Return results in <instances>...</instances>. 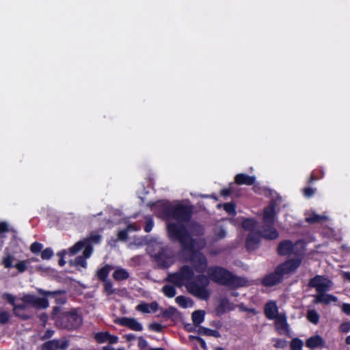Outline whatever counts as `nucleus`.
<instances>
[{
	"instance_id": "1",
	"label": "nucleus",
	"mask_w": 350,
	"mask_h": 350,
	"mask_svg": "<svg viewBox=\"0 0 350 350\" xmlns=\"http://www.w3.org/2000/svg\"><path fill=\"white\" fill-rule=\"evenodd\" d=\"M161 205L163 208V212L160 213L161 217L168 219L172 217L177 221V224L169 221L167 232L171 239L180 242L181 258L185 260H189L196 272H204L207 267L206 259L198 252V250L206 245L204 239L200 237L203 232L202 226H193L189 230L190 234H187L188 230L183 226V221L189 218L190 210L180 204L172 206L168 203L162 202Z\"/></svg>"
},
{
	"instance_id": "2",
	"label": "nucleus",
	"mask_w": 350,
	"mask_h": 350,
	"mask_svg": "<svg viewBox=\"0 0 350 350\" xmlns=\"http://www.w3.org/2000/svg\"><path fill=\"white\" fill-rule=\"evenodd\" d=\"M193 276V269L184 265L178 272L169 274L167 279L178 286L185 285L188 292L193 296L202 300H207L211 295L208 278L202 275L191 280Z\"/></svg>"
},
{
	"instance_id": "3",
	"label": "nucleus",
	"mask_w": 350,
	"mask_h": 350,
	"mask_svg": "<svg viewBox=\"0 0 350 350\" xmlns=\"http://www.w3.org/2000/svg\"><path fill=\"white\" fill-rule=\"evenodd\" d=\"M2 299L12 305L14 314L18 317H23L21 312L28 307L44 309L49 306L46 298L38 297L33 295H25L21 298H17L11 294L4 293L2 295Z\"/></svg>"
},
{
	"instance_id": "4",
	"label": "nucleus",
	"mask_w": 350,
	"mask_h": 350,
	"mask_svg": "<svg viewBox=\"0 0 350 350\" xmlns=\"http://www.w3.org/2000/svg\"><path fill=\"white\" fill-rule=\"evenodd\" d=\"M207 273L209 278L212 280L226 285L230 288L243 286L247 282L245 279L236 277L221 267L209 268L207 271Z\"/></svg>"
},
{
	"instance_id": "5",
	"label": "nucleus",
	"mask_w": 350,
	"mask_h": 350,
	"mask_svg": "<svg viewBox=\"0 0 350 350\" xmlns=\"http://www.w3.org/2000/svg\"><path fill=\"white\" fill-rule=\"evenodd\" d=\"M300 259H291L278 266L275 271L262 280L265 286H273L280 282L284 275L293 273L300 265Z\"/></svg>"
},
{
	"instance_id": "6",
	"label": "nucleus",
	"mask_w": 350,
	"mask_h": 350,
	"mask_svg": "<svg viewBox=\"0 0 350 350\" xmlns=\"http://www.w3.org/2000/svg\"><path fill=\"white\" fill-rule=\"evenodd\" d=\"M275 218V208L273 204L269 205L264 210L263 224L264 228L261 236L267 239H275L278 237V232L272 226Z\"/></svg>"
},
{
	"instance_id": "7",
	"label": "nucleus",
	"mask_w": 350,
	"mask_h": 350,
	"mask_svg": "<svg viewBox=\"0 0 350 350\" xmlns=\"http://www.w3.org/2000/svg\"><path fill=\"white\" fill-rule=\"evenodd\" d=\"M256 226L257 222L252 219H247L243 222V227L245 230L250 231L246 242L247 247L250 250H254L257 247L260 240V234L255 232Z\"/></svg>"
},
{
	"instance_id": "8",
	"label": "nucleus",
	"mask_w": 350,
	"mask_h": 350,
	"mask_svg": "<svg viewBox=\"0 0 350 350\" xmlns=\"http://www.w3.org/2000/svg\"><path fill=\"white\" fill-rule=\"evenodd\" d=\"M304 250V243L302 241L293 243L291 241L285 240L282 241L278 247V252L280 255H299Z\"/></svg>"
},
{
	"instance_id": "9",
	"label": "nucleus",
	"mask_w": 350,
	"mask_h": 350,
	"mask_svg": "<svg viewBox=\"0 0 350 350\" xmlns=\"http://www.w3.org/2000/svg\"><path fill=\"white\" fill-rule=\"evenodd\" d=\"M82 322L80 315L75 311L64 313L61 320L58 322L62 327L68 329H74L79 327Z\"/></svg>"
},
{
	"instance_id": "10",
	"label": "nucleus",
	"mask_w": 350,
	"mask_h": 350,
	"mask_svg": "<svg viewBox=\"0 0 350 350\" xmlns=\"http://www.w3.org/2000/svg\"><path fill=\"white\" fill-rule=\"evenodd\" d=\"M310 286L316 288L319 293L329 291L332 286V282L327 278L321 275H317L310 282Z\"/></svg>"
},
{
	"instance_id": "11",
	"label": "nucleus",
	"mask_w": 350,
	"mask_h": 350,
	"mask_svg": "<svg viewBox=\"0 0 350 350\" xmlns=\"http://www.w3.org/2000/svg\"><path fill=\"white\" fill-rule=\"evenodd\" d=\"M82 249H83V256H85L86 258H88L92 253V248L90 246L89 241L82 240L78 241L69 249L68 252L70 254L74 255Z\"/></svg>"
},
{
	"instance_id": "12",
	"label": "nucleus",
	"mask_w": 350,
	"mask_h": 350,
	"mask_svg": "<svg viewBox=\"0 0 350 350\" xmlns=\"http://www.w3.org/2000/svg\"><path fill=\"white\" fill-rule=\"evenodd\" d=\"M275 321V327L276 330L280 334L288 335L289 327L286 321V316L285 314L281 313L280 316L273 319Z\"/></svg>"
},
{
	"instance_id": "13",
	"label": "nucleus",
	"mask_w": 350,
	"mask_h": 350,
	"mask_svg": "<svg viewBox=\"0 0 350 350\" xmlns=\"http://www.w3.org/2000/svg\"><path fill=\"white\" fill-rule=\"evenodd\" d=\"M121 325L126 326L135 331H142V325L136 319L132 318H121L116 321Z\"/></svg>"
},
{
	"instance_id": "14",
	"label": "nucleus",
	"mask_w": 350,
	"mask_h": 350,
	"mask_svg": "<svg viewBox=\"0 0 350 350\" xmlns=\"http://www.w3.org/2000/svg\"><path fill=\"white\" fill-rule=\"evenodd\" d=\"M95 340L99 343L108 342L109 344H116L118 342V338L111 335L109 332H98L94 336Z\"/></svg>"
},
{
	"instance_id": "15",
	"label": "nucleus",
	"mask_w": 350,
	"mask_h": 350,
	"mask_svg": "<svg viewBox=\"0 0 350 350\" xmlns=\"http://www.w3.org/2000/svg\"><path fill=\"white\" fill-rule=\"evenodd\" d=\"M314 302L315 304H328L331 302H335L338 300L337 297L329 294H325L324 292L319 293L314 295Z\"/></svg>"
},
{
	"instance_id": "16",
	"label": "nucleus",
	"mask_w": 350,
	"mask_h": 350,
	"mask_svg": "<svg viewBox=\"0 0 350 350\" xmlns=\"http://www.w3.org/2000/svg\"><path fill=\"white\" fill-rule=\"evenodd\" d=\"M265 312L269 319H274L281 314L278 312L276 304L274 301H269L265 305Z\"/></svg>"
},
{
	"instance_id": "17",
	"label": "nucleus",
	"mask_w": 350,
	"mask_h": 350,
	"mask_svg": "<svg viewBox=\"0 0 350 350\" xmlns=\"http://www.w3.org/2000/svg\"><path fill=\"white\" fill-rule=\"evenodd\" d=\"M158 307V304L154 301L150 304L142 303L136 306V310L143 313H151L155 312Z\"/></svg>"
},
{
	"instance_id": "18",
	"label": "nucleus",
	"mask_w": 350,
	"mask_h": 350,
	"mask_svg": "<svg viewBox=\"0 0 350 350\" xmlns=\"http://www.w3.org/2000/svg\"><path fill=\"white\" fill-rule=\"evenodd\" d=\"M255 177L250 176L245 174H237L235 177V181L239 185H251L255 182Z\"/></svg>"
},
{
	"instance_id": "19",
	"label": "nucleus",
	"mask_w": 350,
	"mask_h": 350,
	"mask_svg": "<svg viewBox=\"0 0 350 350\" xmlns=\"http://www.w3.org/2000/svg\"><path fill=\"white\" fill-rule=\"evenodd\" d=\"M324 345L323 339L319 335L310 337L306 341V346L310 349H314L318 347Z\"/></svg>"
},
{
	"instance_id": "20",
	"label": "nucleus",
	"mask_w": 350,
	"mask_h": 350,
	"mask_svg": "<svg viewBox=\"0 0 350 350\" xmlns=\"http://www.w3.org/2000/svg\"><path fill=\"white\" fill-rule=\"evenodd\" d=\"M129 277V272L122 268H118L113 273V278L116 280H126Z\"/></svg>"
},
{
	"instance_id": "21",
	"label": "nucleus",
	"mask_w": 350,
	"mask_h": 350,
	"mask_svg": "<svg viewBox=\"0 0 350 350\" xmlns=\"http://www.w3.org/2000/svg\"><path fill=\"white\" fill-rule=\"evenodd\" d=\"M176 302L182 308H187L193 306V301L184 296H178L175 299Z\"/></svg>"
},
{
	"instance_id": "22",
	"label": "nucleus",
	"mask_w": 350,
	"mask_h": 350,
	"mask_svg": "<svg viewBox=\"0 0 350 350\" xmlns=\"http://www.w3.org/2000/svg\"><path fill=\"white\" fill-rule=\"evenodd\" d=\"M205 312L204 310H197L192 314V320L194 324L199 325L204 320Z\"/></svg>"
},
{
	"instance_id": "23",
	"label": "nucleus",
	"mask_w": 350,
	"mask_h": 350,
	"mask_svg": "<svg viewBox=\"0 0 350 350\" xmlns=\"http://www.w3.org/2000/svg\"><path fill=\"white\" fill-rule=\"evenodd\" d=\"M110 271H111V267L109 265H106V266L100 268L99 270H98L97 273H96L97 277L100 280L105 281Z\"/></svg>"
},
{
	"instance_id": "24",
	"label": "nucleus",
	"mask_w": 350,
	"mask_h": 350,
	"mask_svg": "<svg viewBox=\"0 0 350 350\" xmlns=\"http://www.w3.org/2000/svg\"><path fill=\"white\" fill-rule=\"evenodd\" d=\"M139 228H140V227H139V226H136L134 224H131V225L128 226L126 230L120 231L118 233V239L120 240H125L126 239V234L128 232L137 230Z\"/></svg>"
},
{
	"instance_id": "25",
	"label": "nucleus",
	"mask_w": 350,
	"mask_h": 350,
	"mask_svg": "<svg viewBox=\"0 0 350 350\" xmlns=\"http://www.w3.org/2000/svg\"><path fill=\"white\" fill-rule=\"evenodd\" d=\"M308 320L314 323L317 324L319 320V315L314 310H308L307 312Z\"/></svg>"
},
{
	"instance_id": "26",
	"label": "nucleus",
	"mask_w": 350,
	"mask_h": 350,
	"mask_svg": "<svg viewBox=\"0 0 350 350\" xmlns=\"http://www.w3.org/2000/svg\"><path fill=\"white\" fill-rule=\"evenodd\" d=\"M163 292L165 296L168 297H173L176 295L175 288L170 285H165L163 287Z\"/></svg>"
},
{
	"instance_id": "27",
	"label": "nucleus",
	"mask_w": 350,
	"mask_h": 350,
	"mask_svg": "<svg viewBox=\"0 0 350 350\" xmlns=\"http://www.w3.org/2000/svg\"><path fill=\"white\" fill-rule=\"evenodd\" d=\"M10 314L3 309H0V324H5L10 320Z\"/></svg>"
},
{
	"instance_id": "28",
	"label": "nucleus",
	"mask_w": 350,
	"mask_h": 350,
	"mask_svg": "<svg viewBox=\"0 0 350 350\" xmlns=\"http://www.w3.org/2000/svg\"><path fill=\"white\" fill-rule=\"evenodd\" d=\"M303 347V342L298 339L295 338L291 341V350H301Z\"/></svg>"
},
{
	"instance_id": "29",
	"label": "nucleus",
	"mask_w": 350,
	"mask_h": 350,
	"mask_svg": "<svg viewBox=\"0 0 350 350\" xmlns=\"http://www.w3.org/2000/svg\"><path fill=\"white\" fill-rule=\"evenodd\" d=\"M85 258V256H79L75 259L73 263L77 267H82L85 269L87 267V262Z\"/></svg>"
},
{
	"instance_id": "30",
	"label": "nucleus",
	"mask_w": 350,
	"mask_h": 350,
	"mask_svg": "<svg viewBox=\"0 0 350 350\" xmlns=\"http://www.w3.org/2000/svg\"><path fill=\"white\" fill-rule=\"evenodd\" d=\"M57 340H53L46 342L44 344V348L45 350H57Z\"/></svg>"
},
{
	"instance_id": "31",
	"label": "nucleus",
	"mask_w": 350,
	"mask_h": 350,
	"mask_svg": "<svg viewBox=\"0 0 350 350\" xmlns=\"http://www.w3.org/2000/svg\"><path fill=\"white\" fill-rule=\"evenodd\" d=\"M14 259V257H12V256H10V255L4 257L3 259V266L5 268H10V267H14V265H13Z\"/></svg>"
},
{
	"instance_id": "32",
	"label": "nucleus",
	"mask_w": 350,
	"mask_h": 350,
	"mask_svg": "<svg viewBox=\"0 0 350 350\" xmlns=\"http://www.w3.org/2000/svg\"><path fill=\"white\" fill-rule=\"evenodd\" d=\"M29 263V260H22L16 263L14 267L17 269V270L22 273L25 271L27 269V265Z\"/></svg>"
},
{
	"instance_id": "33",
	"label": "nucleus",
	"mask_w": 350,
	"mask_h": 350,
	"mask_svg": "<svg viewBox=\"0 0 350 350\" xmlns=\"http://www.w3.org/2000/svg\"><path fill=\"white\" fill-rule=\"evenodd\" d=\"M53 252L50 248L44 250L41 253V257L43 260H49L52 257Z\"/></svg>"
},
{
	"instance_id": "34",
	"label": "nucleus",
	"mask_w": 350,
	"mask_h": 350,
	"mask_svg": "<svg viewBox=\"0 0 350 350\" xmlns=\"http://www.w3.org/2000/svg\"><path fill=\"white\" fill-rule=\"evenodd\" d=\"M323 219H324L323 216L318 215L316 214H313L306 218V220L311 223L321 221Z\"/></svg>"
},
{
	"instance_id": "35",
	"label": "nucleus",
	"mask_w": 350,
	"mask_h": 350,
	"mask_svg": "<svg viewBox=\"0 0 350 350\" xmlns=\"http://www.w3.org/2000/svg\"><path fill=\"white\" fill-rule=\"evenodd\" d=\"M100 240V236L98 235V234H92L90 235L88 238H87L86 239H84V241H90V246H92V245L93 243H96L98 242H99ZM92 248V247H91Z\"/></svg>"
},
{
	"instance_id": "36",
	"label": "nucleus",
	"mask_w": 350,
	"mask_h": 350,
	"mask_svg": "<svg viewBox=\"0 0 350 350\" xmlns=\"http://www.w3.org/2000/svg\"><path fill=\"white\" fill-rule=\"evenodd\" d=\"M43 246L41 243L38 242H34L31 245L30 250L32 253H38L42 249Z\"/></svg>"
},
{
	"instance_id": "37",
	"label": "nucleus",
	"mask_w": 350,
	"mask_h": 350,
	"mask_svg": "<svg viewBox=\"0 0 350 350\" xmlns=\"http://www.w3.org/2000/svg\"><path fill=\"white\" fill-rule=\"evenodd\" d=\"M104 288H105V292L108 295H111V294H112L114 292V290L113 288L112 283L110 281H109V280H105V281Z\"/></svg>"
},
{
	"instance_id": "38",
	"label": "nucleus",
	"mask_w": 350,
	"mask_h": 350,
	"mask_svg": "<svg viewBox=\"0 0 350 350\" xmlns=\"http://www.w3.org/2000/svg\"><path fill=\"white\" fill-rule=\"evenodd\" d=\"M224 208L229 214L235 213V207L234 205L232 203H226L224 204Z\"/></svg>"
},
{
	"instance_id": "39",
	"label": "nucleus",
	"mask_w": 350,
	"mask_h": 350,
	"mask_svg": "<svg viewBox=\"0 0 350 350\" xmlns=\"http://www.w3.org/2000/svg\"><path fill=\"white\" fill-rule=\"evenodd\" d=\"M57 342H58V345L57 347V349L63 350V349H66L68 346V342L65 340H57Z\"/></svg>"
},
{
	"instance_id": "40",
	"label": "nucleus",
	"mask_w": 350,
	"mask_h": 350,
	"mask_svg": "<svg viewBox=\"0 0 350 350\" xmlns=\"http://www.w3.org/2000/svg\"><path fill=\"white\" fill-rule=\"evenodd\" d=\"M40 294L42 295H44L46 297H51V296H54L55 295H57L59 293L58 291H43V290H38Z\"/></svg>"
},
{
	"instance_id": "41",
	"label": "nucleus",
	"mask_w": 350,
	"mask_h": 350,
	"mask_svg": "<svg viewBox=\"0 0 350 350\" xmlns=\"http://www.w3.org/2000/svg\"><path fill=\"white\" fill-rule=\"evenodd\" d=\"M204 334L208 336H213L215 337H218L219 336V334L217 331L209 329H204Z\"/></svg>"
},
{
	"instance_id": "42",
	"label": "nucleus",
	"mask_w": 350,
	"mask_h": 350,
	"mask_svg": "<svg viewBox=\"0 0 350 350\" xmlns=\"http://www.w3.org/2000/svg\"><path fill=\"white\" fill-rule=\"evenodd\" d=\"M340 329L342 332L347 333L350 330V323H344L341 324L340 327Z\"/></svg>"
},
{
	"instance_id": "43",
	"label": "nucleus",
	"mask_w": 350,
	"mask_h": 350,
	"mask_svg": "<svg viewBox=\"0 0 350 350\" xmlns=\"http://www.w3.org/2000/svg\"><path fill=\"white\" fill-rule=\"evenodd\" d=\"M153 221L151 219H148L146 220V226H145V230L146 232H150L152 228H153Z\"/></svg>"
},
{
	"instance_id": "44",
	"label": "nucleus",
	"mask_w": 350,
	"mask_h": 350,
	"mask_svg": "<svg viewBox=\"0 0 350 350\" xmlns=\"http://www.w3.org/2000/svg\"><path fill=\"white\" fill-rule=\"evenodd\" d=\"M68 253V252L66 250H62L61 252H59L57 255L59 256H60L61 258H63L66 254ZM66 262L63 260V258H61L59 261V264L60 266H64L65 265Z\"/></svg>"
},
{
	"instance_id": "45",
	"label": "nucleus",
	"mask_w": 350,
	"mask_h": 350,
	"mask_svg": "<svg viewBox=\"0 0 350 350\" xmlns=\"http://www.w3.org/2000/svg\"><path fill=\"white\" fill-rule=\"evenodd\" d=\"M148 345V342L143 338V337H139L138 338V346L140 347V348H145Z\"/></svg>"
},
{
	"instance_id": "46",
	"label": "nucleus",
	"mask_w": 350,
	"mask_h": 350,
	"mask_svg": "<svg viewBox=\"0 0 350 350\" xmlns=\"http://www.w3.org/2000/svg\"><path fill=\"white\" fill-rule=\"evenodd\" d=\"M9 230V226L5 222L0 223V234Z\"/></svg>"
},
{
	"instance_id": "47",
	"label": "nucleus",
	"mask_w": 350,
	"mask_h": 350,
	"mask_svg": "<svg viewBox=\"0 0 350 350\" xmlns=\"http://www.w3.org/2000/svg\"><path fill=\"white\" fill-rule=\"evenodd\" d=\"M150 328L155 332H161V325L158 323H154L150 325Z\"/></svg>"
},
{
	"instance_id": "48",
	"label": "nucleus",
	"mask_w": 350,
	"mask_h": 350,
	"mask_svg": "<svg viewBox=\"0 0 350 350\" xmlns=\"http://www.w3.org/2000/svg\"><path fill=\"white\" fill-rule=\"evenodd\" d=\"M342 310L347 314L350 315V304H343L342 306Z\"/></svg>"
},
{
	"instance_id": "49",
	"label": "nucleus",
	"mask_w": 350,
	"mask_h": 350,
	"mask_svg": "<svg viewBox=\"0 0 350 350\" xmlns=\"http://www.w3.org/2000/svg\"><path fill=\"white\" fill-rule=\"evenodd\" d=\"M314 193V191L311 188H306L304 190V194L307 197L312 196Z\"/></svg>"
},
{
	"instance_id": "50",
	"label": "nucleus",
	"mask_w": 350,
	"mask_h": 350,
	"mask_svg": "<svg viewBox=\"0 0 350 350\" xmlns=\"http://www.w3.org/2000/svg\"><path fill=\"white\" fill-rule=\"evenodd\" d=\"M226 235V232L223 229H220L218 234L217 235V239H221L224 237Z\"/></svg>"
},
{
	"instance_id": "51",
	"label": "nucleus",
	"mask_w": 350,
	"mask_h": 350,
	"mask_svg": "<svg viewBox=\"0 0 350 350\" xmlns=\"http://www.w3.org/2000/svg\"><path fill=\"white\" fill-rule=\"evenodd\" d=\"M198 340L199 341L201 347L203 348V349H206V342L204 340H202V338H198Z\"/></svg>"
},
{
	"instance_id": "52",
	"label": "nucleus",
	"mask_w": 350,
	"mask_h": 350,
	"mask_svg": "<svg viewBox=\"0 0 350 350\" xmlns=\"http://www.w3.org/2000/svg\"><path fill=\"white\" fill-rule=\"evenodd\" d=\"M342 276L345 279L350 280V272H343Z\"/></svg>"
},
{
	"instance_id": "53",
	"label": "nucleus",
	"mask_w": 350,
	"mask_h": 350,
	"mask_svg": "<svg viewBox=\"0 0 350 350\" xmlns=\"http://www.w3.org/2000/svg\"><path fill=\"white\" fill-rule=\"evenodd\" d=\"M226 302L227 303L228 301H225V300H223V301H221V306H222V307H224L225 310H230V309L232 308L231 307H230V306H224V304H225V303H226Z\"/></svg>"
},
{
	"instance_id": "54",
	"label": "nucleus",
	"mask_w": 350,
	"mask_h": 350,
	"mask_svg": "<svg viewBox=\"0 0 350 350\" xmlns=\"http://www.w3.org/2000/svg\"><path fill=\"white\" fill-rule=\"evenodd\" d=\"M222 196H228L230 194V191L228 189H224L221 191Z\"/></svg>"
},
{
	"instance_id": "55",
	"label": "nucleus",
	"mask_w": 350,
	"mask_h": 350,
	"mask_svg": "<svg viewBox=\"0 0 350 350\" xmlns=\"http://www.w3.org/2000/svg\"><path fill=\"white\" fill-rule=\"evenodd\" d=\"M346 342L349 345H350V335L347 337L346 338Z\"/></svg>"
},
{
	"instance_id": "56",
	"label": "nucleus",
	"mask_w": 350,
	"mask_h": 350,
	"mask_svg": "<svg viewBox=\"0 0 350 350\" xmlns=\"http://www.w3.org/2000/svg\"><path fill=\"white\" fill-rule=\"evenodd\" d=\"M46 334H47L46 337H47V338H49V337H51V335H52V332H51V331H48V332H47V333H46Z\"/></svg>"
},
{
	"instance_id": "57",
	"label": "nucleus",
	"mask_w": 350,
	"mask_h": 350,
	"mask_svg": "<svg viewBox=\"0 0 350 350\" xmlns=\"http://www.w3.org/2000/svg\"><path fill=\"white\" fill-rule=\"evenodd\" d=\"M163 266L164 267H169V266H170V264H168V263H167V264L164 263V264L163 265Z\"/></svg>"
},
{
	"instance_id": "58",
	"label": "nucleus",
	"mask_w": 350,
	"mask_h": 350,
	"mask_svg": "<svg viewBox=\"0 0 350 350\" xmlns=\"http://www.w3.org/2000/svg\"><path fill=\"white\" fill-rule=\"evenodd\" d=\"M152 350H164V349H161V348H157V349H152Z\"/></svg>"
}]
</instances>
